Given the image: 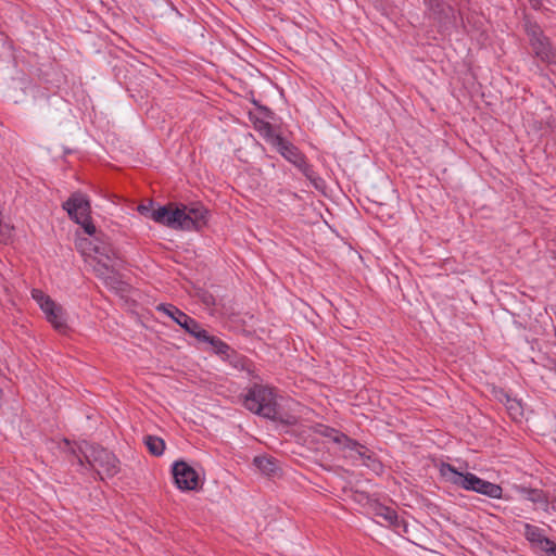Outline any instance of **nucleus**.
Wrapping results in <instances>:
<instances>
[{"label": "nucleus", "instance_id": "7ed1b4c3", "mask_svg": "<svg viewBox=\"0 0 556 556\" xmlns=\"http://www.w3.org/2000/svg\"><path fill=\"white\" fill-rule=\"evenodd\" d=\"M72 453L77 457L79 465L84 466L86 463L101 479L114 477L119 471L117 457L100 445L84 442L78 445V452L72 448Z\"/></svg>", "mask_w": 556, "mask_h": 556}, {"label": "nucleus", "instance_id": "f257e3e1", "mask_svg": "<svg viewBox=\"0 0 556 556\" xmlns=\"http://www.w3.org/2000/svg\"><path fill=\"white\" fill-rule=\"evenodd\" d=\"M210 211L200 202L168 203L157 206L152 219L174 230L201 231L208 224Z\"/></svg>", "mask_w": 556, "mask_h": 556}, {"label": "nucleus", "instance_id": "ddd939ff", "mask_svg": "<svg viewBox=\"0 0 556 556\" xmlns=\"http://www.w3.org/2000/svg\"><path fill=\"white\" fill-rule=\"evenodd\" d=\"M250 121L253 123L254 129L263 137V139L268 143H274V139H276L279 135V128L271 125L270 122L265 121L264 118L255 116L253 113H249Z\"/></svg>", "mask_w": 556, "mask_h": 556}, {"label": "nucleus", "instance_id": "4468645a", "mask_svg": "<svg viewBox=\"0 0 556 556\" xmlns=\"http://www.w3.org/2000/svg\"><path fill=\"white\" fill-rule=\"evenodd\" d=\"M42 312L48 321L51 323L58 331L63 332L67 329L66 314L61 305L53 301L52 305L43 308Z\"/></svg>", "mask_w": 556, "mask_h": 556}, {"label": "nucleus", "instance_id": "f03ea898", "mask_svg": "<svg viewBox=\"0 0 556 556\" xmlns=\"http://www.w3.org/2000/svg\"><path fill=\"white\" fill-rule=\"evenodd\" d=\"M275 389L261 383H253L243 395V406L251 413L273 421L294 425L295 418H285L279 412Z\"/></svg>", "mask_w": 556, "mask_h": 556}, {"label": "nucleus", "instance_id": "6ab92c4d", "mask_svg": "<svg viewBox=\"0 0 556 556\" xmlns=\"http://www.w3.org/2000/svg\"><path fill=\"white\" fill-rule=\"evenodd\" d=\"M312 431L315 434L329 439L333 443H340V440H342L343 438L342 432L323 424H316L315 426H313Z\"/></svg>", "mask_w": 556, "mask_h": 556}, {"label": "nucleus", "instance_id": "393cba45", "mask_svg": "<svg viewBox=\"0 0 556 556\" xmlns=\"http://www.w3.org/2000/svg\"><path fill=\"white\" fill-rule=\"evenodd\" d=\"M103 281H104L105 286H108L114 290H117V291L124 290V288H123L124 282L113 273V270L104 277Z\"/></svg>", "mask_w": 556, "mask_h": 556}, {"label": "nucleus", "instance_id": "473e14b6", "mask_svg": "<svg viewBox=\"0 0 556 556\" xmlns=\"http://www.w3.org/2000/svg\"><path fill=\"white\" fill-rule=\"evenodd\" d=\"M547 556H556V546L554 545V552H546Z\"/></svg>", "mask_w": 556, "mask_h": 556}, {"label": "nucleus", "instance_id": "aec40b11", "mask_svg": "<svg viewBox=\"0 0 556 556\" xmlns=\"http://www.w3.org/2000/svg\"><path fill=\"white\" fill-rule=\"evenodd\" d=\"M500 401L503 402L513 418H518L522 415V406L519 401L510 397L506 392H501Z\"/></svg>", "mask_w": 556, "mask_h": 556}, {"label": "nucleus", "instance_id": "6e6552de", "mask_svg": "<svg viewBox=\"0 0 556 556\" xmlns=\"http://www.w3.org/2000/svg\"><path fill=\"white\" fill-rule=\"evenodd\" d=\"M372 514L378 523L392 528L397 533L407 532V523L399 517L393 508L376 503L372 506Z\"/></svg>", "mask_w": 556, "mask_h": 556}, {"label": "nucleus", "instance_id": "39448f33", "mask_svg": "<svg viewBox=\"0 0 556 556\" xmlns=\"http://www.w3.org/2000/svg\"><path fill=\"white\" fill-rule=\"evenodd\" d=\"M525 26L533 55L545 64H555L556 49L552 46L549 38L544 35L542 28L536 23L529 21Z\"/></svg>", "mask_w": 556, "mask_h": 556}, {"label": "nucleus", "instance_id": "dca6fc26", "mask_svg": "<svg viewBox=\"0 0 556 556\" xmlns=\"http://www.w3.org/2000/svg\"><path fill=\"white\" fill-rule=\"evenodd\" d=\"M92 244V251L101 258L111 262L115 257V250L109 241V237L104 233L100 237H96V240L90 242Z\"/></svg>", "mask_w": 556, "mask_h": 556}, {"label": "nucleus", "instance_id": "9d476101", "mask_svg": "<svg viewBox=\"0 0 556 556\" xmlns=\"http://www.w3.org/2000/svg\"><path fill=\"white\" fill-rule=\"evenodd\" d=\"M275 151H277L288 162L294 166H304V154L295 147L292 142L281 136V134L274 139V143L270 144Z\"/></svg>", "mask_w": 556, "mask_h": 556}, {"label": "nucleus", "instance_id": "b1692460", "mask_svg": "<svg viewBox=\"0 0 556 556\" xmlns=\"http://www.w3.org/2000/svg\"><path fill=\"white\" fill-rule=\"evenodd\" d=\"M31 296L38 303L41 311L49 305H52L53 300L39 289H33Z\"/></svg>", "mask_w": 556, "mask_h": 556}, {"label": "nucleus", "instance_id": "5701e85b", "mask_svg": "<svg viewBox=\"0 0 556 556\" xmlns=\"http://www.w3.org/2000/svg\"><path fill=\"white\" fill-rule=\"evenodd\" d=\"M339 445H343L344 448L355 451L361 457H365V446L359 444L357 441L349 438L343 433L342 440H340Z\"/></svg>", "mask_w": 556, "mask_h": 556}, {"label": "nucleus", "instance_id": "c756f323", "mask_svg": "<svg viewBox=\"0 0 556 556\" xmlns=\"http://www.w3.org/2000/svg\"><path fill=\"white\" fill-rule=\"evenodd\" d=\"M303 174L305 177H307L308 179H312V167L306 163V161L304 160V166H296Z\"/></svg>", "mask_w": 556, "mask_h": 556}, {"label": "nucleus", "instance_id": "0eeeda50", "mask_svg": "<svg viewBox=\"0 0 556 556\" xmlns=\"http://www.w3.org/2000/svg\"><path fill=\"white\" fill-rule=\"evenodd\" d=\"M63 208L68 216L77 224L86 222L90 217L91 206L88 198L80 193H73L64 203Z\"/></svg>", "mask_w": 556, "mask_h": 556}, {"label": "nucleus", "instance_id": "a878e982", "mask_svg": "<svg viewBox=\"0 0 556 556\" xmlns=\"http://www.w3.org/2000/svg\"><path fill=\"white\" fill-rule=\"evenodd\" d=\"M109 263L110 262L105 260L99 258L97 265L94 266V271L99 278L104 279V277L112 271L111 265Z\"/></svg>", "mask_w": 556, "mask_h": 556}, {"label": "nucleus", "instance_id": "f3484780", "mask_svg": "<svg viewBox=\"0 0 556 556\" xmlns=\"http://www.w3.org/2000/svg\"><path fill=\"white\" fill-rule=\"evenodd\" d=\"M254 466L266 476H274L279 470L278 462L270 456H256L253 460Z\"/></svg>", "mask_w": 556, "mask_h": 556}, {"label": "nucleus", "instance_id": "2eb2a0df", "mask_svg": "<svg viewBox=\"0 0 556 556\" xmlns=\"http://www.w3.org/2000/svg\"><path fill=\"white\" fill-rule=\"evenodd\" d=\"M195 339L201 343L208 344L211 346V350L222 358L226 353H229L230 345L220 340L218 337L211 336L203 328L201 331H198V336Z\"/></svg>", "mask_w": 556, "mask_h": 556}, {"label": "nucleus", "instance_id": "a211bd4d", "mask_svg": "<svg viewBox=\"0 0 556 556\" xmlns=\"http://www.w3.org/2000/svg\"><path fill=\"white\" fill-rule=\"evenodd\" d=\"M222 359L228 362L233 368L249 370V359L231 348H229V353H226Z\"/></svg>", "mask_w": 556, "mask_h": 556}, {"label": "nucleus", "instance_id": "4be33fe9", "mask_svg": "<svg viewBox=\"0 0 556 556\" xmlns=\"http://www.w3.org/2000/svg\"><path fill=\"white\" fill-rule=\"evenodd\" d=\"M526 497L535 504H540L543 509H547L548 501L546 494L542 490L529 489L526 491Z\"/></svg>", "mask_w": 556, "mask_h": 556}, {"label": "nucleus", "instance_id": "f8f14e48", "mask_svg": "<svg viewBox=\"0 0 556 556\" xmlns=\"http://www.w3.org/2000/svg\"><path fill=\"white\" fill-rule=\"evenodd\" d=\"M427 7L429 18L438 23L441 27L445 26L452 12V8L446 5L443 0H424Z\"/></svg>", "mask_w": 556, "mask_h": 556}, {"label": "nucleus", "instance_id": "412c9836", "mask_svg": "<svg viewBox=\"0 0 556 556\" xmlns=\"http://www.w3.org/2000/svg\"><path fill=\"white\" fill-rule=\"evenodd\" d=\"M143 441H144V444H146L148 451L153 456L163 455L164 450H165V442L163 439L155 437V435H146Z\"/></svg>", "mask_w": 556, "mask_h": 556}, {"label": "nucleus", "instance_id": "20e7f679", "mask_svg": "<svg viewBox=\"0 0 556 556\" xmlns=\"http://www.w3.org/2000/svg\"><path fill=\"white\" fill-rule=\"evenodd\" d=\"M440 472L452 484L473 491L491 498H501L503 490L498 484L485 481L471 472H459L454 466L442 463Z\"/></svg>", "mask_w": 556, "mask_h": 556}, {"label": "nucleus", "instance_id": "c85d7f7f", "mask_svg": "<svg viewBox=\"0 0 556 556\" xmlns=\"http://www.w3.org/2000/svg\"><path fill=\"white\" fill-rule=\"evenodd\" d=\"M254 103L257 105L258 111L263 114V116L269 121H275L276 114L267 106L258 104L256 101Z\"/></svg>", "mask_w": 556, "mask_h": 556}, {"label": "nucleus", "instance_id": "2f4dec72", "mask_svg": "<svg viewBox=\"0 0 556 556\" xmlns=\"http://www.w3.org/2000/svg\"><path fill=\"white\" fill-rule=\"evenodd\" d=\"M534 9H539L542 5L543 0H529Z\"/></svg>", "mask_w": 556, "mask_h": 556}, {"label": "nucleus", "instance_id": "1a4fd4ad", "mask_svg": "<svg viewBox=\"0 0 556 556\" xmlns=\"http://www.w3.org/2000/svg\"><path fill=\"white\" fill-rule=\"evenodd\" d=\"M159 311H163L169 316L176 324H178L186 332L197 338L198 331L202 330L201 325L192 317L180 311L174 305L161 304Z\"/></svg>", "mask_w": 556, "mask_h": 556}, {"label": "nucleus", "instance_id": "7c9ffc66", "mask_svg": "<svg viewBox=\"0 0 556 556\" xmlns=\"http://www.w3.org/2000/svg\"><path fill=\"white\" fill-rule=\"evenodd\" d=\"M203 302H204L206 305H211V304L213 305V304H215V302H214V298H213V295H211V294L204 295V296H203Z\"/></svg>", "mask_w": 556, "mask_h": 556}, {"label": "nucleus", "instance_id": "423d86ee", "mask_svg": "<svg viewBox=\"0 0 556 556\" xmlns=\"http://www.w3.org/2000/svg\"><path fill=\"white\" fill-rule=\"evenodd\" d=\"M173 477L179 490L192 491L199 485L198 472L186 462L177 460L173 464Z\"/></svg>", "mask_w": 556, "mask_h": 556}, {"label": "nucleus", "instance_id": "bb28decb", "mask_svg": "<svg viewBox=\"0 0 556 556\" xmlns=\"http://www.w3.org/2000/svg\"><path fill=\"white\" fill-rule=\"evenodd\" d=\"M78 225H80L83 228H84V231L89 235L90 237L93 238V240H96V237H100L101 235H103L101 231H98L96 226L92 224L91 222V218H87L86 222H81V223H77Z\"/></svg>", "mask_w": 556, "mask_h": 556}, {"label": "nucleus", "instance_id": "9b49d317", "mask_svg": "<svg viewBox=\"0 0 556 556\" xmlns=\"http://www.w3.org/2000/svg\"><path fill=\"white\" fill-rule=\"evenodd\" d=\"M523 529V535L532 546L545 553L554 552V542L544 534L543 529L530 523H525Z\"/></svg>", "mask_w": 556, "mask_h": 556}, {"label": "nucleus", "instance_id": "cd10ccee", "mask_svg": "<svg viewBox=\"0 0 556 556\" xmlns=\"http://www.w3.org/2000/svg\"><path fill=\"white\" fill-rule=\"evenodd\" d=\"M155 211H156V207L153 206L152 201H150L148 203H141L138 206V212L146 217H150L151 219H152L153 212H155Z\"/></svg>", "mask_w": 556, "mask_h": 556}]
</instances>
